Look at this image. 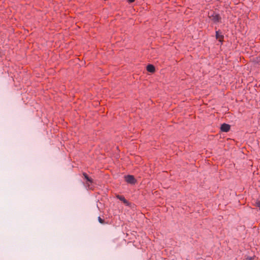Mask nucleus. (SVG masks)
<instances>
[{
  "instance_id": "nucleus-1",
  "label": "nucleus",
  "mask_w": 260,
  "mask_h": 260,
  "mask_svg": "<svg viewBox=\"0 0 260 260\" xmlns=\"http://www.w3.org/2000/svg\"><path fill=\"white\" fill-rule=\"evenodd\" d=\"M209 17L211 18V20L215 23H218L221 22V17L220 15L215 12L209 14Z\"/></svg>"
},
{
  "instance_id": "nucleus-2",
  "label": "nucleus",
  "mask_w": 260,
  "mask_h": 260,
  "mask_svg": "<svg viewBox=\"0 0 260 260\" xmlns=\"http://www.w3.org/2000/svg\"><path fill=\"white\" fill-rule=\"evenodd\" d=\"M125 181L131 184H135L136 183V179L134 176L131 175H127L124 176Z\"/></svg>"
},
{
  "instance_id": "nucleus-3",
  "label": "nucleus",
  "mask_w": 260,
  "mask_h": 260,
  "mask_svg": "<svg viewBox=\"0 0 260 260\" xmlns=\"http://www.w3.org/2000/svg\"><path fill=\"white\" fill-rule=\"evenodd\" d=\"M215 37L217 39H218V41L221 43V44H222V42H223L224 36L222 34V33L219 30L216 31Z\"/></svg>"
},
{
  "instance_id": "nucleus-4",
  "label": "nucleus",
  "mask_w": 260,
  "mask_h": 260,
  "mask_svg": "<svg viewBox=\"0 0 260 260\" xmlns=\"http://www.w3.org/2000/svg\"><path fill=\"white\" fill-rule=\"evenodd\" d=\"M230 125L226 123H223L220 127L221 131L223 132H228L230 131Z\"/></svg>"
},
{
  "instance_id": "nucleus-5",
  "label": "nucleus",
  "mask_w": 260,
  "mask_h": 260,
  "mask_svg": "<svg viewBox=\"0 0 260 260\" xmlns=\"http://www.w3.org/2000/svg\"><path fill=\"white\" fill-rule=\"evenodd\" d=\"M147 70L150 73H153L155 71V68L152 64H148L147 66Z\"/></svg>"
},
{
  "instance_id": "nucleus-6",
  "label": "nucleus",
  "mask_w": 260,
  "mask_h": 260,
  "mask_svg": "<svg viewBox=\"0 0 260 260\" xmlns=\"http://www.w3.org/2000/svg\"><path fill=\"white\" fill-rule=\"evenodd\" d=\"M117 199H118L119 200H120L121 201L123 202L124 204L127 205L128 204V202L124 198V197H123V196H119V195H118L117 196Z\"/></svg>"
},
{
  "instance_id": "nucleus-7",
  "label": "nucleus",
  "mask_w": 260,
  "mask_h": 260,
  "mask_svg": "<svg viewBox=\"0 0 260 260\" xmlns=\"http://www.w3.org/2000/svg\"><path fill=\"white\" fill-rule=\"evenodd\" d=\"M83 175L84 176L85 179L90 183H92L93 182V180L91 178H89L88 175L86 173H84Z\"/></svg>"
},
{
  "instance_id": "nucleus-8",
  "label": "nucleus",
  "mask_w": 260,
  "mask_h": 260,
  "mask_svg": "<svg viewBox=\"0 0 260 260\" xmlns=\"http://www.w3.org/2000/svg\"><path fill=\"white\" fill-rule=\"evenodd\" d=\"M255 205L257 207L259 208L260 210V201H257L255 202Z\"/></svg>"
},
{
  "instance_id": "nucleus-9",
  "label": "nucleus",
  "mask_w": 260,
  "mask_h": 260,
  "mask_svg": "<svg viewBox=\"0 0 260 260\" xmlns=\"http://www.w3.org/2000/svg\"><path fill=\"white\" fill-rule=\"evenodd\" d=\"M98 220L101 223H103L104 222V220L102 219L100 217H98Z\"/></svg>"
},
{
  "instance_id": "nucleus-10",
  "label": "nucleus",
  "mask_w": 260,
  "mask_h": 260,
  "mask_svg": "<svg viewBox=\"0 0 260 260\" xmlns=\"http://www.w3.org/2000/svg\"><path fill=\"white\" fill-rule=\"evenodd\" d=\"M129 3H133L135 1V0H127Z\"/></svg>"
},
{
  "instance_id": "nucleus-11",
  "label": "nucleus",
  "mask_w": 260,
  "mask_h": 260,
  "mask_svg": "<svg viewBox=\"0 0 260 260\" xmlns=\"http://www.w3.org/2000/svg\"><path fill=\"white\" fill-rule=\"evenodd\" d=\"M88 188H91V187H90V185H89V183H88Z\"/></svg>"
}]
</instances>
